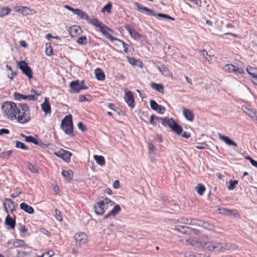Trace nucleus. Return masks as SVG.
Here are the masks:
<instances>
[{
	"label": "nucleus",
	"instance_id": "47",
	"mask_svg": "<svg viewBox=\"0 0 257 257\" xmlns=\"http://www.w3.org/2000/svg\"><path fill=\"white\" fill-rule=\"evenodd\" d=\"M54 216L55 217L56 219H57L58 221L60 222L62 221L63 218L61 214V212L58 209H56L55 210Z\"/></svg>",
	"mask_w": 257,
	"mask_h": 257
},
{
	"label": "nucleus",
	"instance_id": "25",
	"mask_svg": "<svg viewBox=\"0 0 257 257\" xmlns=\"http://www.w3.org/2000/svg\"><path fill=\"white\" fill-rule=\"evenodd\" d=\"M183 113L184 117L188 120L192 121L194 119V114L193 112L186 108H183Z\"/></svg>",
	"mask_w": 257,
	"mask_h": 257
},
{
	"label": "nucleus",
	"instance_id": "7",
	"mask_svg": "<svg viewBox=\"0 0 257 257\" xmlns=\"http://www.w3.org/2000/svg\"><path fill=\"white\" fill-rule=\"evenodd\" d=\"M54 154L58 157L61 158L67 163L70 162V157L72 156V154L70 152L63 149L58 152H55Z\"/></svg>",
	"mask_w": 257,
	"mask_h": 257
},
{
	"label": "nucleus",
	"instance_id": "20",
	"mask_svg": "<svg viewBox=\"0 0 257 257\" xmlns=\"http://www.w3.org/2000/svg\"><path fill=\"white\" fill-rule=\"evenodd\" d=\"M120 211V206L118 204L115 205L113 209L104 216V218L107 219L111 216L114 217L118 214Z\"/></svg>",
	"mask_w": 257,
	"mask_h": 257
},
{
	"label": "nucleus",
	"instance_id": "13",
	"mask_svg": "<svg viewBox=\"0 0 257 257\" xmlns=\"http://www.w3.org/2000/svg\"><path fill=\"white\" fill-rule=\"evenodd\" d=\"M74 238L75 240L76 245L80 246L84 244L87 240V235L84 232L77 233L74 235Z\"/></svg>",
	"mask_w": 257,
	"mask_h": 257
},
{
	"label": "nucleus",
	"instance_id": "41",
	"mask_svg": "<svg viewBox=\"0 0 257 257\" xmlns=\"http://www.w3.org/2000/svg\"><path fill=\"white\" fill-rule=\"evenodd\" d=\"M13 152V151L12 150L2 152L0 154V158L2 159H7L11 156Z\"/></svg>",
	"mask_w": 257,
	"mask_h": 257
},
{
	"label": "nucleus",
	"instance_id": "10",
	"mask_svg": "<svg viewBox=\"0 0 257 257\" xmlns=\"http://www.w3.org/2000/svg\"><path fill=\"white\" fill-rule=\"evenodd\" d=\"M3 205L7 213L9 212L13 213L15 210L14 202L10 199L5 198L3 200Z\"/></svg>",
	"mask_w": 257,
	"mask_h": 257
},
{
	"label": "nucleus",
	"instance_id": "37",
	"mask_svg": "<svg viewBox=\"0 0 257 257\" xmlns=\"http://www.w3.org/2000/svg\"><path fill=\"white\" fill-rule=\"evenodd\" d=\"M78 16L80 17V18L81 19H85L86 20L88 23L90 24V22L92 20V19H90L89 18L88 15L87 14V13L85 12H83L80 10V12L79 13V15H78Z\"/></svg>",
	"mask_w": 257,
	"mask_h": 257
},
{
	"label": "nucleus",
	"instance_id": "36",
	"mask_svg": "<svg viewBox=\"0 0 257 257\" xmlns=\"http://www.w3.org/2000/svg\"><path fill=\"white\" fill-rule=\"evenodd\" d=\"M151 87L153 89H155L159 92H163L164 90V88L162 85L160 84H157L155 82H152L151 83Z\"/></svg>",
	"mask_w": 257,
	"mask_h": 257
},
{
	"label": "nucleus",
	"instance_id": "5",
	"mask_svg": "<svg viewBox=\"0 0 257 257\" xmlns=\"http://www.w3.org/2000/svg\"><path fill=\"white\" fill-rule=\"evenodd\" d=\"M70 92L71 93H78L81 90H86L88 89V87L80 84L79 80H75L71 81L69 84Z\"/></svg>",
	"mask_w": 257,
	"mask_h": 257
},
{
	"label": "nucleus",
	"instance_id": "39",
	"mask_svg": "<svg viewBox=\"0 0 257 257\" xmlns=\"http://www.w3.org/2000/svg\"><path fill=\"white\" fill-rule=\"evenodd\" d=\"M200 222L199 225H198V226H201L205 229H207L208 230L212 229V225L209 223H208L207 222H204L202 220L199 221Z\"/></svg>",
	"mask_w": 257,
	"mask_h": 257
},
{
	"label": "nucleus",
	"instance_id": "44",
	"mask_svg": "<svg viewBox=\"0 0 257 257\" xmlns=\"http://www.w3.org/2000/svg\"><path fill=\"white\" fill-rule=\"evenodd\" d=\"M238 184V181L237 180H230L229 181V185L228 186V189L229 190H233L235 187L236 185Z\"/></svg>",
	"mask_w": 257,
	"mask_h": 257
},
{
	"label": "nucleus",
	"instance_id": "51",
	"mask_svg": "<svg viewBox=\"0 0 257 257\" xmlns=\"http://www.w3.org/2000/svg\"><path fill=\"white\" fill-rule=\"evenodd\" d=\"M28 169L33 173H38L37 170L35 168V167L31 163H28L27 165Z\"/></svg>",
	"mask_w": 257,
	"mask_h": 257
},
{
	"label": "nucleus",
	"instance_id": "28",
	"mask_svg": "<svg viewBox=\"0 0 257 257\" xmlns=\"http://www.w3.org/2000/svg\"><path fill=\"white\" fill-rule=\"evenodd\" d=\"M61 174L68 182L70 181L73 179V172L72 170H63Z\"/></svg>",
	"mask_w": 257,
	"mask_h": 257
},
{
	"label": "nucleus",
	"instance_id": "60",
	"mask_svg": "<svg viewBox=\"0 0 257 257\" xmlns=\"http://www.w3.org/2000/svg\"><path fill=\"white\" fill-rule=\"evenodd\" d=\"M19 230L21 233H25L27 232V229L26 228L25 225L19 224Z\"/></svg>",
	"mask_w": 257,
	"mask_h": 257
},
{
	"label": "nucleus",
	"instance_id": "9",
	"mask_svg": "<svg viewBox=\"0 0 257 257\" xmlns=\"http://www.w3.org/2000/svg\"><path fill=\"white\" fill-rule=\"evenodd\" d=\"M124 99L127 105L131 108H134L135 106L134 97L131 91H126L124 95Z\"/></svg>",
	"mask_w": 257,
	"mask_h": 257
},
{
	"label": "nucleus",
	"instance_id": "61",
	"mask_svg": "<svg viewBox=\"0 0 257 257\" xmlns=\"http://www.w3.org/2000/svg\"><path fill=\"white\" fill-rule=\"evenodd\" d=\"M199 52L200 53L201 55L202 56H203L206 60L208 61L207 60V58L206 57V56L208 55V53L206 50L203 49V50H200Z\"/></svg>",
	"mask_w": 257,
	"mask_h": 257
},
{
	"label": "nucleus",
	"instance_id": "22",
	"mask_svg": "<svg viewBox=\"0 0 257 257\" xmlns=\"http://www.w3.org/2000/svg\"><path fill=\"white\" fill-rule=\"evenodd\" d=\"M170 128L172 129V130L175 132L176 134L178 135H180L181 134L183 129L182 127L179 125L177 123H176L174 120L173 121L171 120Z\"/></svg>",
	"mask_w": 257,
	"mask_h": 257
},
{
	"label": "nucleus",
	"instance_id": "14",
	"mask_svg": "<svg viewBox=\"0 0 257 257\" xmlns=\"http://www.w3.org/2000/svg\"><path fill=\"white\" fill-rule=\"evenodd\" d=\"M202 248L208 251H218L217 242L213 241H203Z\"/></svg>",
	"mask_w": 257,
	"mask_h": 257
},
{
	"label": "nucleus",
	"instance_id": "8",
	"mask_svg": "<svg viewBox=\"0 0 257 257\" xmlns=\"http://www.w3.org/2000/svg\"><path fill=\"white\" fill-rule=\"evenodd\" d=\"M124 27L133 39L137 41H143V36L138 33L135 29H132L129 25H126Z\"/></svg>",
	"mask_w": 257,
	"mask_h": 257
},
{
	"label": "nucleus",
	"instance_id": "45",
	"mask_svg": "<svg viewBox=\"0 0 257 257\" xmlns=\"http://www.w3.org/2000/svg\"><path fill=\"white\" fill-rule=\"evenodd\" d=\"M112 8V5L111 3H109L105 5L104 7L102 9V12H106L107 13H111V9Z\"/></svg>",
	"mask_w": 257,
	"mask_h": 257
},
{
	"label": "nucleus",
	"instance_id": "49",
	"mask_svg": "<svg viewBox=\"0 0 257 257\" xmlns=\"http://www.w3.org/2000/svg\"><path fill=\"white\" fill-rule=\"evenodd\" d=\"M46 48L45 52H46V55L48 56L52 55V54H53L52 47H51L50 44H49V45L48 46V44H46Z\"/></svg>",
	"mask_w": 257,
	"mask_h": 257
},
{
	"label": "nucleus",
	"instance_id": "18",
	"mask_svg": "<svg viewBox=\"0 0 257 257\" xmlns=\"http://www.w3.org/2000/svg\"><path fill=\"white\" fill-rule=\"evenodd\" d=\"M247 73L251 76V81L255 84L257 85V68L248 66L246 68Z\"/></svg>",
	"mask_w": 257,
	"mask_h": 257
},
{
	"label": "nucleus",
	"instance_id": "56",
	"mask_svg": "<svg viewBox=\"0 0 257 257\" xmlns=\"http://www.w3.org/2000/svg\"><path fill=\"white\" fill-rule=\"evenodd\" d=\"M86 96L90 97V95H80L79 96V101L83 102V101H88V99L86 97Z\"/></svg>",
	"mask_w": 257,
	"mask_h": 257
},
{
	"label": "nucleus",
	"instance_id": "30",
	"mask_svg": "<svg viewBox=\"0 0 257 257\" xmlns=\"http://www.w3.org/2000/svg\"><path fill=\"white\" fill-rule=\"evenodd\" d=\"M218 251L228 250L232 247V244L230 243L217 242Z\"/></svg>",
	"mask_w": 257,
	"mask_h": 257
},
{
	"label": "nucleus",
	"instance_id": "29",
	"mask_svg": "<svg viewBox=\"0 0 257 257\" xmlns=\"http://www.w3.org/2000/svg\"><path fill=\"white\" fill-rule=\"evenodd\" d=\"M95 77L98 80L102 81L105 79V76L104 72L100 68H96L94 70Z\"/></svg>",
	"mask_w": 257,
	"mask_h": 257
},
{
	"label": "nucleus",
	"instance_id": "4",
	"mask_svg": "<svg viewBox=\"0 0 257 257\" xmlns=\"http://www.w3.org/2000/svg\"><path fill=\"white\" fill-rule=\"evenodd\" d=\"M61 127L67 135H71L73 131L72 116H66L62 120Z\"/></svg>",
	"mask_w": 257,
	"mask_h": 257
},
{
	"label": "nucleus",
	"instance_id": "59",
	"mask_svg": "<svg viewBox=\"0 0 257 257\" xmlns=\"http://www.w3.org/2000/svg\"><path fill=\"white\" fill-rule=\"evenodd\" d=\"M78 127L80 130L84 132L86 131V127L82 122H79L78 123Z\"/></svg>",
	"mask_w": 257,
	"mask_h": 257
},
{
	"label": "nucleus",
	"instance_id": "55",
	"mask_svg": "<svg viewBox=\"0 0 257 257\" xmlns=\"http://www.w3.org/2000/svg\"><path fill=\"white\" fill-rule=\"evenodd\" d=\"M101 202H102L104 203V205H105L107 207H108V204L110 203H112L111 205H112V204H114V202H112L111 200H110L109 199L107 198H105L104 200L100 201Z\"/></svg>",
	"mask_w": 257,
	"mask_h": 257
},
{
	"label": "nucleus",
	"instance_id": "19",
	"mask_svg": "<svg viewBox=\"0 0 257 257\" xmlns=\"http://www.w3.org/2000/svg\"><path fill=\"white\" fill-rule=\"evenodd\" d=\"M14 97L15 99L16 100H21V99H28L29 100H35L37 99V97L35 96V95H23L22 94H20L18 92H15L14 94Z\"/></svg>",
	"mask_w": 257,
	"mask_h": 257
},
{
	"label": "nucleus",
	"instance_id": "32",
	"mask_svg": "<svg viewBox=\"0 0 257 257\" xmlns=\"http://www.w3.org/2000/svg\"><path fill=\"white\" fill-rule=\"evenodd\" d=\"M174 229L184 234H187L188 232V231H187V226L177 225L175 227Z\"/></svg>",
	"mask_w": 257,
	"mask_h": 257
},
{
	"label": "nucleus",
	"instance_id": "62",
	"mask_svg": "<svg viewBox=\"0 0 257 257\" xmlns=\"http://www.w3.org/2000/svg\"><path fill=\"white\" fill-rule=\"evenodd\" d=\"M235 73H239V74H243L244 73V70L242 68H238L235 67V70L234 71Z\"/></svg>",
	"mask_w": 257,
	"mask_h": 257
},
{
	"label": "nucleus",
	"instance_id": "12",
	"mask_svg": "<svg viewBox=\"0 0 257 257\" xmlns=\"http://www.w3.org/2000/svg\"><path fill=\"white\" fill-rule=\"evenodd\" d=\"M94 212L99 215H102L105 210L107 209V207L104 205V203L101 201H98L94 205Z\"/></svg>",
	"mask_w": 257,
	"mask_h": 257
},
{
	"label": "nucleus",
	"instance_id": "16",
	"mask_svg": "<svg viewBox=\"0 0 257 257\" xmlns=\"http://www.w3.org/2000/svg\"><path fill=\"white\" fill-rule=\"evenodd\" d=\"M16 12L21 13L23 15H33L35 11L27 7L16 6L15 7Z\"/></svg>",
	"mask_w": 257,
	"mask_h": 257
},
{
	"label": "nucleus",
	"instance_id": "63",
	"mask_svg": "<svg viewBox=\"0 0 257 257\" xmlns=\"http://www.w3.org/2000/svg\"><path fill=\"white\" fill-rule=\"evenodd\" d=\"M10 131L9 130L6 128L0 129V136L3 135L4 134H9Z\"/></svg>",
	"mask_w": 257,
	"mask_h": 257
},
{
	"label": "nucleus",
	"instance_id": "64",
	"mask_svg": "<svg viewBox=\"0 0 257 257\" xmlns=\"http://www.w3.org/2000/svg\"><path fill=\"white\" fill-rule=\"evenodd\" d=\"M53 251L50 250L44 253L42 255V257H50L53 254Z\"/></svg>",
	"mask_w": 257,
	"mask_h": 257
},
{
	"label": "nucleus",
	"instance_id": "40",
	"mask_svg": "<svg viewBox=\"0 0 257 257\" xmlns=\"http://www.w3.org/2000/svg\"><path fill=\"white\" fill-rule=\"evenodd\" d=\"M10 12L11 10L8 8L5 7L0 9V17L8 15Z\"/></svg>",
	"mask_w": 257,
	"mask_h": 257
},
{
	"label": "nucleus",
	"instance_id": "35",
	"mask_svg": "<svg viewBox=\"0 0 257 257\" xmlns=\"http://www.w3.org/2000/svg\"><path fill=\"white\" fill-rule=\"evenodd\" d=\"M174 119L172 118H168L167 117L165 118H162L159 117V120H160L161 122V123L164 125V126H168L170 127V125L169 124H171V120L173 121Z\"/></svg>",
	"mask_w": 257,
	"mask_h": 257
},
{
	"label": "nucleus",
	"instance_id": "33",
	"mask_svg": "<svg viewBox=\"0 0 257 257\" xmlns=\"http://www.w3.org/2000/svg\"><path fill=\"white\" fill-rule=\"evenodd\" d=\"M93 158L96 162V163L100 165V166H103L105 164V159L102 156H98V155H94Z\"/></svg>",
	"mask_w": 257,
	"mask_h": 257
},
{
	"label": "nucleus",
	"instance_id": "48",
	"mask_svg": "<svg viewBox=\"0 0 257 257\" xmlns=\"http://www.w3.org/2000/svg\"><path fill=\"white\" fill-rule=\"evenodd\" d=\"M235 66L232 64H226L224 66V69L230 72H234Z\"/></svg>",
	"mask_w": 257,
	"mask_h": 257
},
{
	"label": "nucleus",
	"instance_id": "3",
	"mask_svg": "<svg viewBox=\"0 0 257 257\" xmlns=\"http://www.w3.org/2000/svg\"><path fill=\"white\" fill-rule=\"evenodd\" d=\"M90 24L95 28H98L99 31L106 38L111 41H113L114 40H116V38L112 37L110 34L108 33V32H112V31L108 27L104 25L98 19H92V20L90 22Z\"/></svg>",
	"mask_w": 257,
	"mask_h": 257
},
{
	"label": "nucleus",
	"instance_id": "1",
	"mask_svg": "<svg viewBox=\"0 0 257 257\" xmlns=\"http://www.w3.org/2000/svg\"><path fill=\"white\" fill-rule=\"evenodd\" d=\"M16 114V117L14 119L20 123H25L31 119L30 108L25 103H18Z\"/></svg>",
	"mask_w": 257,
	"mask_h": 257
},
{
	"label": "nucleus",
	"instance_id": "38",
	"mask_svg": "<svg viewBox=\"0 0 257 257\" xmlns=\"http://www.w3.org/2000/svg\"><path fill=\"white\" fill-rule=\"evenodd\" d=\"M13 245L15 247H23L26 245L24 240L18 239H15Z\"/></svg>",
	"mask_w": 257,
	"mask_h": 257
},
{
	"label": "nucleus",
	"instance_id": "52",
	"mask_svg": "<svg viewBox=\"0 0 257 257\" xmlns=\"http://www.w3.org/2000/svg\"><path fill=\"white\" fill-rule=\"evenodd\" d=\"M187 231H188L187 234H191L192 233H194L197 234L199 233V231L196 229L191 228L189 226H187Z\"/></svg>",
	"mask_w": 257,
	"mask_h": 257
},
{
	"label": "nucleus",
	"instance_id": "6",
	"mask_svg": "<svg viewBox=\"0 0 257 257\" xmlns=\"http://www.w3.org/2000/svg\"><path fill=\"white\" fill-rule=\"evenodd\" d=\"M18 65L22 72L29 78H31L32 77V70L24 61L19 62L18 63Z\"/></svg>",
	"mask_w": 257,
	"mask_h": 257
},
{
	"label": "nucleus",
	"instance_id": "58",
	"mask_svg": "<svg viewBox=\"0 0 257 257\" xmlns=\"http://www.w3.org/2000/svg\"><path fill=\"white\" fill-rule=\"evenodd\" d=\"M197 253H192L190 251H186L184 253V257H196Z\"/></svg>",
	"mask_w": 257,
	"mask_h": 257
},
{
	"label": "nucleus",
	"instance_id": "17",
	"mask_svg": "<svg viewBox=\"0 0 257 257\" xmlns=\"http://www.w3.org/2000/svg\"><path fill=\"white\" fill-rule=\"evenodd\" d=\"M150 105L151 109L157 111L159 114H163L166 109L165 107L159 105L155 100H151Z\"/></svg>",
	"mask_w": 257,
	"mask_h": 257
},
{
	"label": "nucleus",
	"instance_id": "11",
	"mask_svg": "<svg viewBox=\"0 0 257 257\" xmlns=\"http://www.w3.org/2000/svg\"><path fill=\"white\" fill-rule=\"evenodd\" d=\"M134 5L136 7V9L141 13H145L146 15L149 16H156V14L152 10L143 7L137 2H135Z\"/></svg>",
	"mask_w": 257,
	"mask_h": 257
},
{
	"label": "nucleus",
	"instance_id": "27",
	"mask_svg": "<svg viewBox=\"0 0 257 257\" xmlns=\"http://www.w3.org/2000/svg\"><path fill=\"white\" fill-rule=\"evenodd\" d=\"M15 219V216H14V218H13V217H11L10 215H8L5 219L6 224L9 226L12 229H14L16 224Z\"/></svg>",
	"mask_w": 257,
	"mask_h": 257
},
{
	"label": "nucleus",
	"instance_id": "42",
	"mask_svg": "<svg viewBox=\"0 0 257 257\" xmlns=\"http://www.w3.org/2000/svg\"><path fill=\"white\" fill-rule=\"evenodd\" d=\"M16 147L24 150H28V147L26 146L23 143L18 141H16Z\"/></svg>",
	"mask_w": 257,
	"mask_h": 257
},
{
	"label": "nucleus",
	"instance_id": "46",
	"mask_svg": "<svg viewBox=\"0 0 257 257\" xmlns=\"http://www.w3.org/2000/svg\"><path fill=\"white\" fill-rule=\"evenodd\" d=\"M159 120V117L155 115H151L150 118V122L151 124L155 125L157 124V121Z\"/></svg>",
	"mask_w": 257,
	"mask_h": 257
},
{
	"label": "nucleus",
	"instance_id": "15",
	"mask_svg": "<svg viewBox=\"0 0 257 257\" xmlns=\"http://www.w3.org/2000/svg\"><path fill=\"white\" fill-rule=\"evenodd\" d=\"M20 136L22 138H25V141L29 143H33L35 145H38L39 146H42L44 145V144L42 143V141L39 139H36L35 138L33 137V136H26L23 134H21Z\"/></svg>",
	"mask_w": 257,
	"mask_h": 257
},
{
	"label": "nucleus",
	"instance_id": "21",
	"mask_svg": "<svg viewBox=\"0 0 257 257\" xmlns=\"http://www.w3.org/2000/svg\"><path fill=\"white\" fill-rule=\"evenodd\" d=\"M68 32L71 37H75L80 35L82 31L80 27L74 25L69 28Z\"/></svg>",
	"mask_w": 257,
	"mask_h": 257
},
{
	"label": "nucleus",
	"instance_id": "23",
	"mask_svg": "<svg viewBox=\"0 0 257 257\" xmlns=\"http://www.w3.org/2000/svg\"><path fill=\"white\" fill-rule=\"evenodd\" d=\"M218 136L219 139L224 141L228 145L237 147V144L230 139L228 137L224 136L220 133H218Z\"/></svg>",
	"mask_w": 257,
	"mask_h": 257
},
{
	"label": "nucleus",
	"instance_id": "26",
	"mask_svg": "<svg viewBox=\"0 0 257 257\" xmlns=\"http://www.w3.org/2000/svg\"><path fill=\"white\" fill-rule=\"evenodd\" d=\"M41 108L46 114L51 113V107L46 97L45 98L44 102L41 104Z\"/></svg>",
	"mask_w": 257,
	"mask_h": 257
},
{
	"label": "nucleus",
	"instance_id": "34",
	"mask_svg": "<svg viewBox=\"0 0 257 257\" xmlns=\"http://www.w3.org/2000/svg\"><path fill=\"white\" fill-rule=\"evenodd\" d=\"M156 68L159 71L161 74L164 76H168L169 75V71L168 69L165 66V65H163L161 67H160L159 66H157Z\"/></svg>",
	"mask_w": 257,
	"mask_h": 257
},
{
	"label": "nucleus",
	"instance_id": "50",
	"mask_svg": "<svg viewBox=\"0 0 257 257\" xmlns=\"http://www.w3.org/2000/svg\"><path fill=\"white\" fill-rule=\"evenodd\" d=\"M156 151V148L155 146L152 143H150L149 144V152L148 153L149 154H152L155 153Z\"/></svg>",
	"mask_w": 257,
	"mask_h": 257
},
{
	"label": "nucleus",
	"instance_id": "24",
	"mask_svg": "<svg viewBox=\"0 0 257 257\" xmlns=\"http://www.w3.org/2000/svg\"><path fill=\"white\" fill-rule=\"evenodd\" d=\"M20 208L21 209L24 211L25 212L30 214H32L34 212V210L33 208L26 204V203H22L20 204Z\"/></svg>",
	"mask_w": 257,
	"mask_h": 257
},
{
	"label": "nucleus",
	"instance_id": "43",
	"mask_svg": "<svg viewBox=\"0 0 257 257\" xmlns=\"http://www.w3.org/2000/svg\"><path fill=\"white\" fill-rule=\"evenodd\" d=\"M87 40L85 36H81L77 40V43L81 45H85L87 44Z\"/></svg>",
	"mask_w": 257,
	"mask_h": 257
},
{
	"label": "nucleus",
	"instance_id": "57",
	"mask_svg": "<svg viewBox=\"0 0 257 257\" xmlns=\"http://www.w3.org/2000/svg\"><path fill=\"white\" fill-rule=\"evenodd\" d=\"M227 215H232L234 216H236L237 215H238V213L237 212V211L236 210H230L228 209L227 211Z\"/></svg>",
	"mask_w": 257,
	"mask_h": 257
},
{
	"label": "nucleus",
	"instance_id": "54",
	"mask_svg": "<svg viewBox=\"0 0 257 257\" xmlns=\"http://www.w3.org/2000/svg\"><path fill=\"white\" fill-rule=\"evenodd\" d=\"M190 222H189V224H191L193 226H198V225H199L200 222L199 221H201L199 219H190Z\"/></svg>",
	"mask_w": 257,
	"mask_h": 257
},
{
	"label": "nucleus",
	"instance_id": "31",
	"mask_svg": "<svg viewBox=\"0 0 257 257\" xmlns=\"http://www.w3.org/2000/svg\"><path fill=\"white\" fill-rule=\"evenodd\" d=\"M195 190L199 195L201 196L205 191V187L203 184L199 183L195 187Z\"/></svg>",
	"mask_w": 257,
	"mask_h": 257
},
{
	"label": "nucleus",
	"instance_id": "53",
	"mask_svg": "<svg viewBox=\"0 0 257 257\" xmlns=\"http://www.w3.org/2000/svg\"><path fill=\"white\" fill-rule=\"evenodd\" d=\"M202 243L203 242H200L197 240L194 239L193 241V245L192 246L195 247H202Z\"/></svg>",
	"mask_w": 257,
	"mask_h": 257
},
{
	"label": "nucleus",
	"instance_id": "2",
	"mask_svg": "<svg viewBox=\"0 0 257 257\" xmlns=\"http://www.w3.org/2000/svg\"><path fill=\"white\" fill-rule=\"evenodd\" d=\"M17 108L18 104L10 101L5 102L2 106L3 114L7 118L13 120L16 117Z\"/></svg>",
	"mask_w": 257,
	"mask_h": 257
}]
</instances>
